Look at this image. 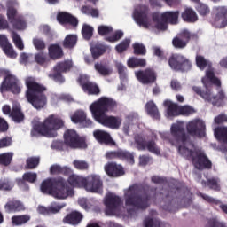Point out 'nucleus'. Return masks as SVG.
Segmentation results:
<instances>
[{
  "mask_svg": "<svg viewBox=\"0 0 227 227\" xmlns=\"http://www.w3.org/2000/svg\"><path fill=\"white\" fill-rule=\"evenodd\" d=\"M170 132L174 139L170 140L171 145L178 146L179 153L192 160L197 169H205V168L212 167V163L208 160L205 153L201 149L196 148L184 135V122L177 121L172 124Z\"/></svg>",
  "mask_w": 227,
  "mask_h": 227,
  "instance_id": "1",
  "label": "nucleus"
},
{
  "mask_svg": "<svg viewBox=\"0 0 227 227\" xmlns=\"http://www.w3.org/2000/svg\"><path fill=\"white\" fill-rule=\"evenodd\" d=\"M115 107L116 101L114 99L103 97L92 103L90 106V110L95 121L113 130H118L121 127V117L106 114L109 111H114Z\"/></svg>",
  "mask_w": 227,
  "mask_h": 227,
  "instance_id": "2",
  "label": "nucleus"
},
{
  "mask_svg": "<svg viewBox=\"0 0 227 227\" xmlns=\"http://www.w3.org/2000/svg\"><path fill=\"white\" fill-rule=\"evenodd\" d=\"M26 98L35 109H43L47 105V87L36 82V78L28 76L25 79Z\"/></svg>",
  "mask_w": 227,
  "mask_h": 227,
  "instance_id": "3",
  "label": "nucleus"
},
{
  "mask_svg": "<svg viewBox=\"0 0 227 227\" xmlns=\"http://www.w3.org/2000/svg\"><path fill=\"white\" fill-rule=\"evenodd\" d=\"M41 192L53 196L58 200H65L68 196H74V189L70 188L65 178L59 176L56 178H48L41 183Z\"/></svg>",
  "mask_w": 227,
  "mask_h": 227,
  "instance_id": "4",
  "label": "nucleus"
},
{
  "mask_svg": "<svg viewBox=\"0 0 227 227\" xmlns=\"http://www.w3.org/2000/svg\"><path fill=\"white\" fill-rule=\"evenodd\" d=\"M65 127V121L58 115H49L43 122L35 123L31 130L32 137L44 136V137H56L58 130Z\"/></svg>",
  "mask_w": 227,
  "mask_h": 227,
  "instance_id": "5",
  "label": "nucleus"
},
{
  "mask_svg": "<svg viewBox=\"0 0 227 227\" xmlns=\"http://www.w3.org/2000/svg\"><path fill=\"white\" fill-rule=\"evenodd\" d=\"M180 12H166L163 13H156L153 15V21L144 18V27H154L157 31H166L168 24H178V16Z\"/></svg>",
  "mask_w": 227,
  "mask_h": 227,
  "instance_id": "6",
  "label": "nucleus"
},
{
  "mask_svg": "<svg viewBox=\"0 0 227 227\" xmlns=\"http://www.w3.org/2000/svg\"><path fill=\"white\" fill-rule=\"evenodd\" d=\"M126 207H131L135 210L143 209V185L133 184L124 191Z\"/></svg>",
  "mask_w": 227,
  "mask_h": 227,
  "instance_id": "7",
  "label": "nucleus"
},
{
  "mask_svg": "<svg viewBox=\"0 0 227 227\" xmlns=\"http://www.w3.org/2000/svg\"><path fill=\"white\" fill-rule=\"evenodd\" d=\"M212 84H215L214 82H209L207 86L204 85V88H206V91H201V88L198 86H193L192 90L196 93L197 95H200L203 99L206 100V102H208L209 104H212V106H215L216 107H222V106H224L227 102V97L224 91L220 90L217 94V96H215L212 94V90L208 89Z\"/></svg>",
  "mask_w": 227,
  "mask_h": 227,
  "instance_id": "8",
  "label": "nucleus"
},
{
  "mask_svg": "<svg viewBox=\"0 0 227 227\" xmlns=\"http://www.w3.org/2000/svg\"><path fill=\"white\" fill-rule=\"evenodd\" d=\"M196 64L200 70H205V68H207L206 75L202 78V83L204 86H206V88L210 84V82H212L215 86L221 88V80H219L214 74V69H212V64L210 62L205 59L203 56L197 55Z\"/></svg>",
  "mask_w": 227,
  "mask_h": 227,
  "instance_id": "9",
  "label": "nucleus"
},
{
  "mask_svg": "<svg viewBox=\"0 0 227 227\" xmlns=\"http://www.w3.org/2000/svg\"><path fill=\"white\" fill-rule=\"evenodd\" d=\"M74 67V62L72 60H63L58 62L52 69V73L48 74V77L54 81L55 82H59V84H63L65 82V76L63 74H67Z\"/></svg>",
  "mask_w": 227,
  "mask_h": 227,
  "instance_id": "10",
  "label": "nucleus"
},
{
  "mask_svg": "<svg viewBox=\"0 0 227 227\" xmlns=\"http://www.w3.org/2000/svg\"><path fill=\"white\" fill-rule=\"evenodd\" d=\"M105 214L106 215H121V207H123V200L121 197L110 193L105 198Z\"/></svg>",
  "mask_w": 227,
  "mask_h": 227,
  "instance_id": "11",
  "label": "nucleus"
},
{
  "mask_svg": "<svg viewBox=\"0 0 227 227\" xmlns=\"http://www.w3.org/2000/svg\"><path fill=\"white\" fill-rule=\"evenodd\" d=\"M64 143L66 146L76 150L77 148H88V145L84 138L80 137L76 130L67 129L64 133Z\"/></svg>",
  "mask_w": 227,
  "mask_h": 227,
  "instance_id": "12",
  "label": "nucleus"
},
{
  "mask_svg": "<svg viewBox=\"0 0 227 227\" xmlns=\"http://www.w3.org/2000/svg\"><path fill=\"white\" fill-rule=\"evenodd\" d=\"M164 106L167 107V116L168 118H173V116H178L180 114H184V116H189V114H194L196 111L194 108L184 106L178 107V106L169 100L164 101Z\"/></svg>",
  "mask_w": 227,
  "mask_h": 227,
  "instance_id": "13",
  "label": "nucleus"
},
{
  "mask_svg": "<svg viewBox=\"0 0 227 227\" xmlns=\"http://www.w3.org/2000/svg\"><path fill=\"white\" fill-rule=\"evenodd\" d=\"M168 65L172 70L176 72H187L192 68V63L191 60L182 55H172L168 59Z\"/></svg>",
  "mask_w": 227,
  "mask_h": 227,
  "instance_id": "14",
  "label": "nucleus"
},
{
  "mask_svg": "<svg viewBox=\"0 0 227 227\" xmlns=\"http://www.w3.org/2000/svg\"><path fill=\"white\" fill-rule=\"evenodd\" d=\"M1 91H11L13 95H19L22 91V84L13 74H7L1 84Z\"/></svg>",
  "mask_w": 227,
  "mask_h": 227,
  "instance_id": "15",
  "label": "nucleus"
},
{
  "mask_svg": "<svg viewBox=\"0 0 227 227\" xmlns=\"http://www.w3.org/2000/svg\"><path fill=\"white\" fill-rule=\"evenodd\" d=\"M213 24L215 27H226L227 7L216 6L213 8Z\"/></svg>",
  "mask_w": 227,
  "mask_h": 227,
  "instance_id": "16",
  "label": "nucleus"
},
{
  "mask_svg": "<svg viewBox=\"0 0 227 227\" xmlns=\"http://www.w3.org/2000/svg\"><path fill=\"white\" fill-rule=\"evenodd\" d=\"M106 159L108 160H113L114 159H119L120 160H126L129 164H134V154L130 152L117 150V151H109L106 153Z\"/></svg>",
  "mask_w": 227,
  "mask_h": 227,
  "instance_id": "17",
  "label": "nucleus"
},
{
  "mask_svg": "<svg viewBox=\"0 0 227 227\" xmlns=\"http://www.w3.org/2000/svg\"><path fill=\"white\" fill-rule=\"evenodd\" d=\"M78 82L81 88L83 90L84 93L88 95H99L100 88L98 85L88 79L86 76H80L78 78Z\"/></svg>",
  "mask_w": 227,
  "mask_h": 227,
  "instance_id": "18",
  "label": "nucleus"
},
{
  "mask_svg": "<svg viewBox=\"0 0 227 227\" xmlns=\"http://www.w3.org/2000/svg\"><path fill=\"white\" fill-rule=\"evenodd\" d=\"M86 179V184L84 185V189L89 191L90 192H98L102 189V179H100V176L90 175Z\"/></svg>",
  "mask_w": 227,
  "mask_h": 227,
  "instance_id": "19",
  "label": "nucleus"
},
{
  "mask_svg": "<svg viewBox=\"0 0 227 227\" xmlns=\"http://www.w3.org/2000/svg\"><path fill=\"white\" fill-rule=\"evenodd\" d=\"M95 139L99 145H106V146H116V142L111 137V134L106 131L97 129L93 132Z\"/></svg>",
  "mask_w": 227,
  "mask_h": 227,
  "instance_id": "20",
  "label": "nucleus"
},
{
  "mask_svg": "<svg viewBox=\"0 0 227 227\" xmlns=\"http://www.w3.org/2000/svg\"><path fill=\"white\" fill-rule=\"evenodd\" d=\"M105 171L108 176H113L114 178H118V176H123L125 175L123 166L116 162H108L105 165Z\"/></svg>",
  "mask_w": 227,
  "mask_h": 227,
  "instance_id": "21",
  "label": "nucleus"
},
{
  "mask_svg": "<svg viewBox=\"0 0 227 227\" xmlns=\"http://www.w3.org/2000/svg\"><path fill=\"white\" fill-rule=\"evenodd\" d=\"M186 129L191 136H200V132L205 129V122L202 120L195 119L187 123Z\"/></svg>",
  "mask_w": 227,
  "mask_h": 227,
  "instance_id": "22",
  "label": "nucleus"
},
{
  "mask_svg": "<svg viewBox=\"0 0 227 227\" xmlns=\"http://www.w3.org/2000/svg\"><path fill=\"white\" fill-rule=\"evenodd\" d=\"M57 20L59 24H69L70 26H73V27H77L79 24L77 18L68 12H59Z\"/></svg>",
  "mask_w": 227,
  "mask_h": 227,
  "instance_id": "23",
  "label": "nucleus"
},
{
  "mask_svg": "<svg viewBox=\"0 0 227 227\" xmlns=\"http://www.w3.org/2000/svg\"><path fill=\"white\" fill-rule=\"evenodd\" d=\"M82 219H84V215H82L81 212L72 211L63 218V223L65 224H71L72 226H77V224H80Z\"/></svg>",
  "mask_w": 227,
  "mask_h": 227,
  "instance_id": "24",
  "label": "nucleus"
},
{
  "mask_svg": "<svg viewBox=\"0 0 227 227\" xmlns=\"http://www.w3.org/2000/svg\"><path fill=\"white\" fill-rule=\"evenodd\" d=\"M0 47L3 49L4 54L9 58H17V53L13 51V46L4 35H0Z\"/></svg>",
  "mask_w": 227,
  "mask_h": 227,
  "instance_id": "25",
  "label": "nucleus"
},
{
  "mask_svg": "<svg viewBox=\"0 0 227 227\" xmlns=\"http://www.w3.org/2000/svg\"><path fill=\"white\" fill-rule=\"evenodd\" d=\"M189 38H191V34L189 33V30H183V32L181 33V38H174L172 43L174 47H176L177 49H184V47L187 45Z\"/></svg>",
  "mask_w": 227,
  "mask_h": 227,
  "instance_id": "26",
  "label": "nucleus"
},
{
  "mask_svg": "<svg viewBox=\"0 0 227 227\" xmlns=\"http://www.w3.org/2000/svg\"><path fill=\"white\" fill-rule=\"evenodd\" d=\"M4 210L7 214H11V212H22L26 207L19 200H10L4 205Z\"/></svg>",
  "mask_w": 227,
  "mask_h": 227,
  "instance_id": "27",
  "label": "nucleus"
},
{
  "mask_svg": "<svg viewBox=\"0 0 227 227\" xmlns=\"http://www.w3.org/2000/svg\"><path fill=\"white\" fill-rule=\"evenodd\" d=\"M48 54L51 59H61L65 53L63 52V48L59 44H51L48 47Z\"/></svg>",
  "mask_w": 227,
  "mask_h": 227,
  "instance_id": "28",
  "label": "nucleus"
},
{
  "mask_svg": "<svg viewBox=\"0 0 227 227\" xmlns=\"http://www.w3.org/2000/svg\"><path fill=\"white\" fill-rule=\"evenodd\" d=\"M67 182L72 187H84L86 185V178L75 174H72L68 177Z\"/></svg>",
  "mask_w": 227,
  "mask_h": 227,
  "instance_id": "29",
  "label": "nucleus"
},
{
  "mask_svg": "<svg viewBox=\"0 0 227 227\" xmlns=\"http://www.w3.org/2000/svg\"><path fill=\"white\" fill-rule=\"evenodd\" d=\"M181 17L184 22H196L198 20V14L191 8H186L182 12Z\"/></svg>",
  "mask_w": 227,
  "mask_h": 227,
  "instance_id": "30",
  "label": "nucleus"
},
{
  "mask_svg": "<svg viewBox=\"0 0 227 227\" xmlns=\"http://www.w3.org/2000/svg\"><path fill=\"white\" fill-rule=\"evenodd\" d=\"M90 52L93 60L98 59L100 56H103V54H106V52H107V46L103 44H97L94 47L90 48Z\"/></svg>",
  "mask_w": 227,
  "mask_h": 227,
  "instance_id": "31",
  "label": "nucleus"
},
{
  "mask_svg": "<svg viewBox=\"0 0 227 227\" xmlns=\"http://www.w3.org/2000/svg\"><path fill=\"white\" fill-rule=\"evenodd\" d=\"M36 178H38V176L36 175V173H33V172L24 173L22 176V179H18V185H24L26 182H28V184H35L36 182Z\"/></svg>",
  "mask_w": 227,
  "mask_h": 227,
  "instance_id": "32",
  "label": "nucleus"
},
{
  "mask_svg": "<svg viewBox=\"0 0 227 227\" xmlns=\"http://www.w3.org/2000/svg\"><path fill=\"white\" fill-rule=\"evenodd\" d=\"M215 137L218 141L223 142L225 150H227V128L221 127L215 129Z\"/></svg>",
  "mask_w": 227,
  "mask_h": 227,
  "instance_id": "33",
  "label": "nucleus"
},
{
  "mask_svg": "<svg viewBox=\"0 0 227 227\" xmlns=\"http://www.w3.org/2000/svg\"><path fill=\"white\" fill-rule=\"evenodd\" d=\"M11 118L15 123H22L24 121V113L20 110V107L15 106L11 112Z\"/></svg>",
  "mask_w": 227,
  "mask_h": 227,
  "instance_id": "34",
  "label": "nucleus"
},
{
  "mask_svg": "<svg viewBox=\"0 0 227 227\" xmlns=\"http://www.w3.org/2000/svg\"><path fill=\"white\" fill-rule=\"evenodd\" d=\"M133 19L138 26H143V4L135 5Z\"/></svg>",
  "mask_w": 227,
  "mask_h": 227,
  "instance_id": "35",
  "label": "nucleus"
},
{
  "mask_svg": "<svg viewBox=\"0 0 227 227\" xmlns=\"http://www.w3.org/2000/svg\"><path fill=\"white\" fill-rule=\"evenodd\" d=\"M94 68L98 74H101L103 77H107V75H111L113 71L106 65L97 62L94 65Z\"/></svg>",
  "mask_w": 227,
  "mask_h": 227,
  "instance_id": "36",
  "label": "nucleus"
},
{
  "mask_svg": "<svg viewBox=\"0 0 227 227\" xmlns=\"http://www.w3.org/2000/svg\"><path fill=\"white\" fill-rule=\"evenodd\" d=\"M77 44V35H68L63 41L64 49H74Z\"/></svg>",
  "mask_w": 227,
  "mask_h": 227,
  "instance_id": "37",
  "label": "nucleus"
},
{
  "mask_svg": "<svg viewBox=\"0 0 227 227\" xmlns=\"http://www.w3.org/2000/svg\"><path fill=\"white\" fill-rule=\"evenodd\" d=\"M156 79L157 75L155 74V72L152 69H147L144 73L143 84H152V82H155Z\"/></svg>",
  "mask_w": 227,
  "mask_h": 227,
  "instance_id": "38",
  "label": "nucleus"
},
{
  "mask_svg": "<svg viewBox=\"0 0 227 227\" xmlns=\"http://www.w3.org/2000/svg\"><path fill=\"white\" fill-rule=\"evenodd\" d=\"M145 109H146L148 114H150V116H152L153 118H155L156 120H159V118H160L159 110L157 109V106H155V104L153 102H152V101L148 102L145 105Z\"/></svg>",
  "mask_w": 227,
  "mask_h": 227,
  "instance_id": "39",
  "label": "nucleus"
},
{
  "mask_svg": "<svg viewBox=\"0 0 227 227\" xmlns=\"http://www.w3.org/2000/svg\"><path fill=\"white\" fill-rule=\"evenodd\" d=\"M62 205H59L58 203H53L51 207L47 208L45 207H40L39 211L41 212V214H45V212H48L49 214H58V212H59V210H61V208H63Z\"/></svg>",
  "mask_w": 227,
  "mask_h": 227,
  "instance_id": "40",
  "label": "nucleus"
},
{
  "mask_svg": "<svg viewBox=\"0 0 227 227\" xmlns=\"http://www.w3.org/2000/svg\"><path fill=\"white\" fill-rule=\"evenodd\" d=\"M30 219L31 218L27 215H14L12 217V223L15 224V226L26 224V223H27V221H29Z\"/></svg>",
  "mask_w": 227,
  "mask_h": 227,
  "instance_id": "41",
  "label": "nucleus"
},
{
  "mask_svg": "<svg viewBox=\"0 0 227 227\" xmlns=\"http://www.w3.org/2000/svg\"><path fill=\"white\" fill-rule=\"evenodd\" d=\"M13 160V153H4L0 154L1 166H10Z\"/></svg>",
  "mask_w": 227,
  "mask_h": 227,
  "instance_id": "42",
  "label": "nucleus"
},
{
  "mask_svg": "<svg viewBox=\"0 0 227 227\" xmlns=\"http://www.w3.org/2000/svg\"><path fill=\"white\" fill-rule=\"evenodd\" d=\"M82 35L84 40H91L93 36V27L88 24H83L82 28Z\"/></svg>",
  "mask_w": 227,
  "mask_h": 227,
  "instance_id": "43",
  "label": "nucleus"
},
{
  "mask_svg": "<svg viewBox=\"0 0 227 227\" xmlns=\"http://www.w3.org/2000/svg\"><path fill=\"white\" fill-rule=\"evenodd\" d=\"M38 164H40L39 157H30L26 160V169H35L38 168Z\"/></svg>",
  "mask_w": 227,
  "mask_h": 227,
  "instance_id": "44",
  "label": "nucleus"
},
{
  "mask_svg": "<svg viewBox=\"0 0 227 227\" xmlns=\"http://www.w3.org/2000/svg\"><path fill=\"white\" fill-rule=\"evenodd\" d=\"M73 123H82L86 120V113L84 111H77L71 117Z\"/></svg>",
  "mask_w": 227,
  "mask_h": 227,
  "instance_id": "45",
  "label": "nucleus"
},
{
  "mask_svg": "<svg viewBox=\"0 0 227 227\" xmlns=\"http://www.w3.org/2000/svg\"><path fill=\"white\" fill-rule=\"evenodd\" d=\"M35 61L37 65L43 67V65H47V63H49V59L45 53L38 52L35 55Z\"/></svg>",
  "mask_w": 227,
  "mask_h": 227,
  "instance_id": "46",
  "label": "nucleus"
},
{
  "mask_svg": "<svg viewBox=\"0 0 227 227\" xmlns=\"http://www.w3.org/2000/svg\"><path fill=\"white\" fill-rule=\"evenodd\" d=\"M127 65L129 68H137L138 67H143V59L131 57L128 59Z\"/></svg>",
  "mask_w": 227,
  "mask_h": 227,
  "instance_id": "47",
  "label": "nucleus"
},
{
  "mask_svg": "<svg viewBox=\"0 0 227 227\" xmlns=\"http://www.w3.org/2000/svg\"><path fill=\"white\" fill-rule=\"evenodd\" d=\"M129 47H130V39H124L115 46V50L119 54H121L122 52H125Z\"/></svg>",
  "mask_w": 227,
  "mask_h": 227,
  "instance_id": "48",
  "label": "nucleus"
},
{
  "mask_svg": "<svg viewBox=\"0 0 227 227\" xmlns=\"http://www.w3.org/2000/svg\"><path fill=\"white\" fill-rule=\"evenodd\" d=\"M123 38V31L117 30L112 36L106 37L105 40L109 42L110 43H114V42H118Z\"/></svg>",
  "mask_w": 227,
  "mask_h": 227,
  "instance_id": "49",
  "label": "nucleus"
},
{
  "mask_svg": "<svg viewBox=\"0 0 227 227\" xmlns=\"http://www.w3.org/2000/svg\"><path fill=\"white\" fill-rule=\"evenodd\" d=\"M73 165L75 168V169H78L79 171H86V169L90 168L88 162L79 160H74L73 161Z\"/></svg>",
  "mask_w": 227,
  "mask_h": 227,
  "instance_id": "50",
  "label": "nucleus"
},
{
  "mask_svg": "<svg viewBox=\"0 0 227 227\" xmlns=\"http://www.w3.org/2000/svg\"><path fill=\"white\" fill-rule=\"evenodd\" d=\"M10 23L12 24L14 29H26V22L20 18H16L15 20H12V21H10Z\"/></svg>",
  "mask_w": 227,
  "mask_h": 227,
  "instance_id": "51",
  "label": "nucleus"
},
{
  "mask_svg": "<svg viewBox=\"0 0 227 227\" xmlns=\"http://www.w3.org/2000/svg\"><path fill=\"white\" fill-rule=\"evenodd\" d=\"M113 32V27L101 25L98 27V34L99 36H107V35H111Z\"/></svg>",
  "mask_w": 227,
  "mask_h": 227,
  "instance_id": "52",
  "label": "nucleus"
},
{
  "mask_svg": "<svg viewBox=\"0 0 227 227\" xmlns=\"http://www.w3.org/2000/svg\"><path fill=\"white\" fill-rule=\"evenodd\" d=\"M12 42L14 43L17 49H20V51H24V43L22 42V39L19 34L15 32L12 33Z\"/></svg>",
  "mask_w": 227,
  "mask_h": 227,
  "instance_id": "53",
  "label": "nucleus"
},
{
  "mask_svg": "<svg viewBox=\"0 0 227 227\" xmlns=\"http://www.w3.org/2000/svg\"><path fill=\"white\" fill-rule=\"evenodd\" d=\"M13 184L8 179L0 180V191H12Z\"/></svg>",
  "mask_w": 227,
  "mask_h": 227,
  "instance_id": "54",
  "label": "nucleus"
},
{
  "mask_svg": "<svg viewBox=\"0 0 227 227\" xmlns=\"http://www.w3.org/2000/svg\"><path fill=\"white\" fill-rule=\"evenodd\" d=\"M33 45L36 51H43L45 49V42L40 38L33 39Z\"/></svg>",
  "mask_w": 227,
  "mask_h": 227,
  "instance_id": "55",
  "label": "nucleus"
},
{
  "mask_svg": "<svg viewBox=\"0 0 227 227\" xmlns=\"http://www.w3.org/2000/svg\"><path fill=\"white\" fill-rule=\"evenodd\" d=\"M7 19L9 22H13V20L17 18V9L14 7H8L7 9Z\"/></svg>",
  "mask_w": 227,
  "mask_h": 227,
  "instance_id": "56",
  "label": "nucleus"
},
{
  "mask_svg": "<svg viewBox=\"0 0 227 227\" xmlns=\"http://www.w3.org/2000/svg\"><path fill=\"white\" fill-rule=\"evenodd\" d=\"M65 146H67V144H65V141L63 142L60 140H55L51 144V148H53V150H59L60 152L65 150Z\"/></svg>",
  "mask_w": 227,
  "mask_h": 227,
  "instance_id": "57",
  "label": "nucleus"
},
{
  "mask_svg": "<svg viewBox=\"0 0 227 227\" xmlns=\"http://www.w3.org/2000/svg\"><path fill=\"white\" fill-rule=\"evenodd\" d=\"M197 10L200 15H207V13H210V9H208V6L205 4H199Z\"/></svg>",
  "mask_w": 227,
  "mask_h": 227,
  "instance_id": "58",
  "label": "nucleus"
},
{
  "mask_svg": "<svg viewBox=\"0 0 227 227\" xmlns=\"http://www.w3.org/2000/svg\"><path fill=\"white\" fill-rule=\"evenodd\" d=\"M118 74L121 79H126L127 77V67L121 64L117 65Z\"/></svg>",
  "mask_w": 227,
  "mask_h": 227,
  "instance_id": "59",
  "label": "nucleus"
},
{
  "mask_svg": "<svg viewBox=\"0 0 227 227\" xmlns=\"http://www.w3.org/2000/svg\"><path fill=\"white\" fill-rule=\"evenodd\" d=\"M135 145L137 150H143V136L136 135L135 136Z\"/></svg>",
  "mask_w": 227,
  "mask_h": 227,
  "instance_id": "60",
  "label": "nucleus"
},
{
  "mask_svg": "<svg viewBox=\"0 0 227 227\" xmlns=\"http://www.w3.org/2000/svg\"><path fill=\"white\" fill-rule=\"evenodd\" d=\"M133 50L136 56H141V54H143V44H140L139 43H135L133 44Z\"/></svg>",
  "mask_w": 227,
  "mask_h": 227,
  "instance_id": "61",
  "label": "nucleus"
},
{
  "mask_svg": "<svg viewBox=\"0 0 227 227\" xmlns=\"http://www.w3.org/2000/svg\"><path fill=\"white\" fill-rule=\"evenodd\" d=\"M207 187L214 189L215 191H219V181L217 179H211L207 182Z\"/></svg>",
  "mask_w": 227,
  "mask_h": 227,
  "instance_id": "62",
  "label": "nucleus"
},
{
  "mask_svg": "<svg viewBox=\"0 0 227 227\" xmlns=\"http://www.w3.org/2000/svg\"><path fill=\"white\" fill-rule=\"evenodd\" d=\"M61 168L60 165H52L50 168V173L51 175H61Z\"/></svg>",
  "mask_w": 227,
  "mask_h": 227,
  "instance_id": "63",
  "label": "nucleus"
},
{
  "mask_svg": "<svg viewBox=\"0 0 227 227\" xmlns=\"http://www.w3.org/2000/svg\"><path fill=\"white\" fill-rule=\"evenodd\" d=\"M12 145V138L11 137H4L0 139V148H6Z\"/></svg>",
  "mask_w": 227,
  "mask_h": 227,
  "instance_id": "64",
  "label": "nucleus"
}]
</instances>
